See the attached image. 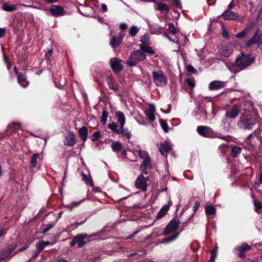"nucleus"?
Wrapping results in <instances>:
<instances>
[{"mask_svg":"<svg viewBox=\"0 0 262 262\" xmlns=\"http://www.w3.org/2000/svg\"><path fill=\"white\" fill-rule=\"evenodd\" d=\"M262 43V32L257 31L254 35L246 43V47L257 48Z\"/></svg>","mask_w":262,"mask_h":262,"instance_id":"5","label":"nucleus"},{"mask_svg":"<svg viewBox=\"0 0 262 262\" xmlns=\"http://www.w3.org/2000/svg\"><path fill=\"white\" fill-rule=\"evenodd\" d=\"M155 106L153 104H149L148 108L145 110V113L146 116L149 121H154L155 120Z\"/></svg>","mask_w":262,"mask_h":262,"instance_id":"17","label":"nucleus"},{"mask_svg":"<svg viewBox=\"0 0 262 262\" xmlns=\"http://www.w3.org/2000/svg\"><path fill=\"white\" fill-rule=\"evenodd\" d=\"M108 127L114 133L118 134L119 130V128H118V125L115 122H112L108 125Z\"/></svg>","mask_w":262,"mask_h":262,"instance_id":"37","label":"nucleus"},{"mask_svg":"<svg viewBox=\"0 0 262 262\" xmlns=\"http://www.w3.org/2000/svg\"><path fill=\"white\" fill-rule=\"evenodd\" d=\"M179 225V222L177 220H172L167 226L164 231V234L166 235L172 233L177 230Z\"/></svg>","mask_w":262,"mask_h":262,"instance_id":"11","label":"nucleus"},{"mask_svg":"<svg viewBox=\"0 0 262 262\" xmlns=\"http://www.w3.org/2000/svg\"><path fill=\"white\" fill-rule=\"evenodd\" d=\"M79 136L80 137V138H81V139L83 141H86V140L87 139V137H88L87 128L84 126L81 127L79 130Z\"/></svg>","mask_w":262,"mask_h":262,"instance_id":"28","label":"nucleus"},{"mask_svg":"<svg viewBox=\"0 0 262 262\" xmlns=\"http://www.w3.org/2000/svg\"><path fill=\"white\" fill-rule=\"evenodd\" d=\"M234 47L232 45H228L220 49V54L225 57H228L233 54Z\"/></svg>","mask_w":262,"mask_h":262,"instance_id":"13","label":"nucleus"},{"mask_svg":"<svg viewBox=\"0 0 262 262\" xmlns=\"http://www.w3.org/2000/svg\"><path fill=\"white\" fill-rule=\"evenodd\" d=\"M147 177L145 178L142 174L140 175L137 179L135 186L138 189H141L145 191L147 189Z\"/></svg>","mask_w":262,"mask_h":262,"instance_id":"7","label":"nucleus"},{"mask_svg":"<svg viewBox=\"0 0 262 262\" xmlns=\"http://www.w3.org/2000/svg\"><path fill=\"white\" fill-rule=\"evenodd\" d=\"M255 123V122L251 118H246L244 116H242L241 120L239 122V125L241 127H242L244 129H250L252 128V126L254 125Z\"/></svg>","mask_w":262,"mask_h":262,"instance_id":"8","label":"nucleus"},{"mask_svg":"<svg viewBox=\"0 0 262 262\" xmlns=\"http://www.w3.org/2000/svg\"><path fill=\"white\" fill-rule=\"evenodd\" d=\"M86 234H79L74 237L73 240L71 243V245L73 246L76 244L78 245V247H81L85 244L84 239L86 238Z\"/></svg>","mask_w":262,"mask_h":262,"instance_id":"12","label":"nucleus"},{"mask_svg":"<svg viewBox=\"0 0 262 262\" xmlns=\"http://www.w3.org/2000/svg\"><path fill=\"white\" fill-rule=\"evenodd\" d=\"M100 137V134L98 132H94L93 134L92 137V140L93 141H97Z\"/></svg>","mask_w":262,"mask_h":262,"instance_id":"47","label":"nucleus"},{"mask_svg":"<svg viewBox=\"0 0 262 262\" xmlns=\"http://www.w3.org/2000/svg\"><path fill=\"white\" fill-rule=\"evenodd\" d=\"M155 3L157 4V6H156V9L160 11H168V7L166 4L161 3H157V2Z\"/></svg>","mask_w":262,"mask_h":262,"instance_id":"34","label":"nucleus"},{"mask_svg":"<svg viewBox=\"0 0 262 262\" xmlns=\"http://www.w3.org/2000/svg\"><path fill=\"white\" fill-rule=\"evenodd\" d=\"M168 30L170 32H172L173 34H176L177 33V30H176V29L175 28V27L173 26V25L172 24L169 23L168 24Z\"/></svg>","mask_w":262,"mask_h":262,"instance_id":"50","label":"nucleus"},{"mask_svg":"<svg viewBox=\"0 0 262 262\" xmlns=\"http://www.w3.org/2000/svg\"><path fill=\"white\" fill-rule=\"evenodd\" d=\"M136 152L138 154V156L139 157L143 159H146L148 158H150L149 155H148L147 152L144 150H136Z\"/></svg>","mask_w":262,"mask_h":262,"instance_id":"36","label":"nucleus"},{"mask_svg":"<svg viewBox=\"0 0 262 262\" xmlns=\"http://www.w3.org/2000/svg\"><path fill=\"white\" fill-rule=\"evenodd\" d=\"M51 243L50 242L47 241L45 242L43 241H40L38 243H36V247L38 251V252L41 251L44 248L50 245Z\"/></svg>","mask_w":262,"mask_h":262,"instance_id":"29","label":"nucleus"},{"mask_svg":"<svg viewBox=\"0 0 262 262\" xmlns=\"http://www.w3.org/2000/svg\"><path fill=\"white\" fill-rule=\"evenodd\" d=\"M146 59V55L141 50H138L133 52L128 60L127 61V64L129 66H135L140 61L144 60Z\"/></svg>","mask_w":262,"mask_h":262,"instance_id":"1","label":"nucleus"},{"mask_svg":"<svg viewBox=\"0 0 262 262\" xmlns=\"http://www.w3.org/2000/svg\"><path fill=\"white\" fill-rule=\"evenodd\" d=\"M101 9L102 12H106L107 10V6L104 4H102L101 5Z\"/></svg>","mask_w":262,"mask_h":262,"instance_id":"58","label":"nucleus"},{"mask_svg":"<svg viewBox=\"0 0 262 262\" xmlns=\"http://www.w3.org/2000/svg\"><path fill=\"white\" fill-rule=\"evenodd\" d=\"M187 70H188V71L191 72L192 73L195 72L196 71L195 69L191 66H188L187 67Z\"/></svg>","mask_w":262,"mask_h":262,"instance_id":"55","label":"nucleus"},{"mask_svg":"<svg viewBox=\"0 0 262 262\" xmlns=\"http://www.w3.org/2000/svg\"><path fill=\"white\" fill-rule=\"evenodd\" d=\"M241 111H244V113H242V116H244L245 117V115H246V112H247V111L249 112V110H247V109H246V108H242L241 107Z\"/></svg>","mask_w":262,"mask_h":262,"instance_id":"61","label":"nucleus"},{"mask_svg":"<svg viewBox=\"0 0 262 262\" xmlns=\"http://www.w3.org/2000/svg\"><path fill=\"white\" fill-rule=\"evenodd\" d=\"M197 132L199 135L207 138H219L224 139L220 134L214 133L212 129L208 126H199L197 127Z\"/></svg>","mask_w":262,"mask_h":262,"instance_id":"3","label":"nucleus"},{"mask_svg":"<svg viewBox=\"0 0 262 262\" xmlns=\"http://www.w3.org/2000/svg\"><path fill=\"white\" fill-rule=\"evenodd\" d=\"M172 4L178 8H182V5L180 0H171Z\"/></svg>","mask_w":262,"mask_h":262,"instance_id":"49","label":"nucleus"},{"mask_svg":"<svg viewBox=\"0 0 262 262\" xmlns=\"http://www.w3.org/2000/svg\"><path fill=\"white\" fill-rule=\"evenodd\" d=\"M187 84L191 88H193L195 85L194 80L193 78H187L186 79Z\"/></svg>","mask_w":262,"mask_h":262,"instance_id":"48","label":"nucleus"},{"mask_svg":"<svg viewBox=\"0 0 262 262\" xmlns=\"http://www.w3.org/2000/svg\"><path fill=\"white\" fill-rule=\"evenodd\" d=\"M257 132H257L256 130H255L254 132V133H253L251 134L250 135H249L248 136V139L249 140H250V139L253 137V135H255Z\"/></svg>","mask_w":262,"mask_h":262,"instance_id":"62","label":"nucleus"},{"mask_svg":"<svg viewBox=\"0 0 262 262\" xmlns=\"http://www.w3.org/2000/svg\"><path fill=\"white\" fill-rule=\"evenodd\" d=\"M199 206H200V203L199 202H198V201L196 202L195 203L193 207V210H194V211H195L198 209V208H199Z\"/></svg>","mask_w":262,"mask_h":262,"instance_id":"56","label":"nucleus"},{"mask_svg":"<svg viewBox=\"0 0 262 262\" xmlns=\"http://www.w3.org/2000/svg\"><path fill=\"white\" fill-rule=\"evenodd\" d=\"M216 256V251L215 250H213L211 252V255L210 257V261L213 262L215 257Z\"/></svg>","mask_w":262,"mask_h":262,"instance_id":"51","label":"nucleus"},{"mask_svg":"<svg viewBox=\"0 0 262 262\" xmlns=\"http://www.w3.org/2000/svg\"><path fill=\"white\" fill-rule=\"evenodd\" d=\"M140 50L144 53L146 52L151 55H153L155 53L150 47L143 45H140Z\"/></svg>","mask_w":262,"mask_h":262,"instance_id":"31","label":"nucleus"},{"mask_svg":"<svg viewBox=\"0 0 262 262\" xmlns=\"http://www.w3.org/2000/svg\"><path fill=\"white\" fill-rule=\"evenodd\" d=\"M82 202V201H79V202H73L72 203H71V205L73 206V207H76V206H78L81 202Z\"/></svg>","mask_w":262,"mask_h":262,"instance_id":"57","label":"nucleus"},{"mask_svg":"<svg viewBox=\"0 0 262 262\" xmlns=\"http://www.w3.org/2000/svg\"><path fill=\"white\" fill-rule=\"evenodd\" d=\"M252 30L251 26L247 27L242 32L238 33L236 34V37L237 38H243L244 37L247 36L250 33V32Z\"/></svg>","mask_w":262,"mask_h":262,"instance_id":"27","label":"nucleus"},{"mask_svg":"<svg viewBox=\"0 0 262 262\" xmlns=\"http://www.w3.org/2000/svg\"><path fill=\"white\" fill-rule=\"evenodd\" d=\"M107 116V113L106 111H103L101 116V122L103 125L105 124L106 122Z\"/></svg>","mask_w":262,"mask_h":262,"instance_id":"45","label":"nucleus"},{"mask_svg":"<svg viewBox=\"0 0 262 262\" xmlns=\"http://www.w3.org/2000/svg\"><path fill=\"white\" fill-rule=\"evenodd\" d=\"M107 83H108V86L109 88L112 89V90H113L115 92H116L117 91V89H116L114 85H113V84L112 83V82L111 81V80H107Z\"/></svg>","mask_w":262,"mask_h":262,"instance_id":"53","label":"nucleus"},{"mask_svg":"<svg viewBox=\"0 0 262 262\" xmlns=\"http://www.w3.org/2000/svg\"><path fill=\"white\" fill-rule=\"evenodd\" d=\"M159 122H160V125L161 126V127L162 128V129H163V130L165 132V133H167L169 130V127L167 124V123L166 122H165L163 119H159Z\"/></svg>","mask_w":262,"mask_h":262,"instance_id":"39","label":"nucleus"},{"mask_svg":"<svg viewBox=\"0 0 262 262\" xmlns=\"http://www.w3.org/2000/svg\"><path fill=\"white\" fill-rule=\"evenodd\" d=\"M50 13L54 17L62 16L64 14L63 8L58 5H52L50 8Z\"/></svg>","mask_w":262,"mask_h":262,"instance_id":"10","label":"nucleus"},{"mask_svg":"<svg viewBox=\"0 0 262 262\" xmlns=\"http://www.w3.org/2000/svg\"><path fill=\"white\" fill-rule=\"evenodd\" d=\"M169 207L167 206L163 207L157 215V219H160L164 216L167 212Z\"/></svg>","mask_w":262,"mask_h":262,"instance_id":"32","label":"nucleus"},{"mask_svg":"<svg viewBox=\"0 0 262 262\" xmlns=\"http://www.w3.org/2000/svg\"><path fill=\"white\" fill-rule=\"evenodd\" d=\"M13 249L14 248H13L12 249H11L10 251H4L2 253H1V254H0V261H2V260H4L6 258H7L9 256V255L11 254V253L12 252V251L13 250Z\"/></svg>","mask_w":262,"mask_h":262,"instance_id":"40","label":"nucleus"},{"mask_svg":"<svg viewBox=\"0 0 262 262\" xmlns=\"http://www.w3.org/2000/svg\"><path fill=\"white\" fill-rule=\"evenodd\" d=\"M124 37V34L120 33L118 36H113L110 41L111 45L113 48L118 47Z\"/></svg>","mask_w":262,"mask_h":262,"instance_id":"19","label":"nucleus"},{"mask_svg":"<svg viewBox=\"0 0 262 262\" xmlns=\"http://www.w3.org/2000/svg\"><path fill=\"white\" fill-rule=\"evenodd\" d=\"M111 146H112V148L113 151H117L121 150V147H122V145L119 142H114L112 144Z\"/></svg>","mask_w":262,"mask_h":262,"instance_id":"38","label":"nucleus"},{"mask_svg":"<svg viewBox=\"0 0 262 262\" xmlns=\"http://www.w3.org/2000/svg\"><path fill=\"white\" fill-rule=\"evenodd\" d=\"M38 156L39 154H34L32 156L30 163L31 168L32 169L36 167L37 164V158L38 157Z\"/></svg>","mask_w":262,"mask_h":262,"instance_id":"33","label":"nucleus"},{"mask_svg":"<svg viewBox=\"0 0 262 262\" xmlns=\"http://www.w3.org/2000/svg\"><path fill=\"white\" fill-rule=\"evenodd\" d=\"M205 212L207 215H212L214 214L216 210L215 208L212 206V205H209L206 206L205 208Z\"/></svg>","mask_w":262,"mask_h":262,"instance_id":"35","label":"nucleus"},{"mask_svg":"<svg viewBox=\"0 0 262 262\" xmlns=\"http://www.w3.org/2000/svg\"><path fill=\"white\" fill-rule=\"evenodd\" d=\"M2 9L5 11L13 12L17 10V7L15 5H10L7 3H4L2 4Z\"/></svg>","mask_w":262,"mask_h":262,"instance_id":"25","label":"nucleus"},{"mask_svg":"<svg viewBox=\"0 0 262 262\" xmlns=\"http://www.w3.org/2000/svg\"><path fill=\"white\" fill-rule=\"evenodd\" d=\"M225 85V82L221 81H214L210 83L209 88L211 90H216L224 88Z\"/></svg>","mask_w":262,"mask_h":262,"instance_id":"20","label":"nucleus"},{"mask_svg":"<svg viewBox=\"0 0 262 262\" xmlns=\"http://www.w3.org/2000/svg\"><path fill=\"white\" fill-rule=\"evenodd\" d=\"M221 16L225 20H236L238 19V14L230 10L225 11Z\"/></svg>","mask_w":262,"mask_h":262,"instance_id":"16","label":"nucleus"},{"mask_svg":"<svg viewBox=\"0 0 262 262\" xmlns=\"http://www.w3.org/2000/svg\"><path fill=\"white\" fill-rule=\"evenodd\" d=\"M229 70L230 71H232V72H238V71H235L233 69L234 68V66H231L230 67L228 68Z\"/></svg>","mask_w":262,"mask_h":262,"instance_id":"63","label":"nucleus"},{"mask_svg":"<svg viewBox=\"0 0 262 262\" xmlns=\"http://www.w3.org/2000/svg\"><path fill=\"white\" fill-rule=\"evenodd\" d=\"M20 125L18 123H12L8 126V128L10 130H15L16 129L19 128Z\"/></svg>","mask_w":262,"mask_h":262,"instance_id":"46","label":"nucleus"},{"mask_svg":"<svg viewBox=\"0 0 262 262\" xmlns=\"http://www.w3.org/2000/svg\"><path fill=\"white\" fill-rule=\"evenodd\" d=\"M179 234H176L172 236L165 238L163 242V243H167L174 241L178 236Z\"/></svg>","mask_w":262,"mask_h":262,"instance_id":"43","label":"nucleus"},{"mask_svg":"<svg viewBox=\"0 0 262 262\" xmlns=\"http://www.w3.org/2000/svg\"><path fill=\"white\" fill-rule=\"evenodd\" d=\"M122 61L117 58H114L111 59L110 63L111 68L115 72H119L122 69Z\"/></svg>","mask_w":262,"mask_h":262,"instance_id":"14","label":"nucleus"},{"mask_svg":"<svg viewBox=\"0 0 262 262\" xmlns=\"http://www.w3.org/2000/svg\"><path fill=\"white\" fill-rule=\"evenodd\" d=\"M151 161L150 158H148L146 159H144L143 162H142L140 170L142 172L145 173V174H147V169L148 168H151Z\"/></svg>","mask_w":262,"mask_h":262,"instance_id":"23","label":"nucleus"},{"mask_svg":"<svg viewBox=\"0 0 262 262\" xmlns=\"http://www.w3.org/2000/svg\"><path fill=\"white\" fill-rule=\"evenodd\" d=\"M140 41L142 43H146L147 41V37L145 35L142 36L140 39Z\"/></svg>","mask_w":262,"mask_h":262,"instance_id":"60","label":"nucleus"},{"mask_svg":"<svg viewBox=\"0 0 262 262\" xmlns=\"http://www.w3.org/2000/svg\"><path fill=\"white\" fill-rule=\"evenodd\" d=\"M15 72L17 74V79H18V83L23 87H24V88L27 87L29 84V82L27 80L26 76L23 74L18 73L17 72V70H16V68H15Z\"/></svg>","mask_w":262,"mask_h":262,"instance_id":"21","label":"nucleus"},{"mask_svg":"<svg viewBox=\"0 0 262 262\" xmlns=\"http://www.w3.org/2000/svg\"><path fill=\"white\" fill-rule=\"evenodd\" d=\"M241 151V148L238 147H233L232 148L231 155L233 157H235L240 154Z\"/></svg>","mask_w":262,"mask_h":262,"instance_id":"41","label":"nucleus"},{"mask_svg":"<svg viewBox=\"0 0 262 262\" xmlns=\"http://www.w3.org/2000/svg\"><path fill=\"white\" fill-rule=\"evenodd\" d=\"M262 43V32L257 31L254 35L246 43V47L257 48Z\"/></svg>","mask_w":262,"mask_h":262,"instance_id":"6","label":"nucleus"},{"mask_svg":"<svg viewBox=\"0 0 262 262\" xmlns=\"http://www.w3.org/2000/svg\"><path fill=\"white\" fill-rule=\"evenodd\" d=\"M119 28L121 30L124 31V30H125L127 28V26L126 24L125 23H121L120 25V26H119Z\"/></svg>","mask_w":262,"mask_h":262,"instance_id":"54","label":"nucleus"},{"mask_svg":"<svg viewBox=\"0 0 262 262\" xmlns=\"http://www.w3.org/2000/svg\"><path fill=\"white\" fill-rule=\"evenodd\" d=\"M139 32V29L136 26H132L129 29V34L132 36H135Z\"/></svg>","mask_w":262,"mask_h":262,"instance_id":"44","label":"nucleus"},{"mask_svg":"<svg viewBox=\"0 0 262 262\" xmlns=\"http://www.w3.org/2000/svg\"><path fill=\"white\" fill-rule=\"evenodd\" d=\"M251 247L246 243H242L241 245L237 246L235 249L237 255L241 258L245 256V252L249 250Z\"/></svg>","mask_w":262,"mask_h":262,"instance_id":"9","label":"nucleus"},{"mask_svg":"<svg viewBox=\"0 0 262 262\" xmlns=\"http://www.w3.org/2000/svg\"><path fill=\"white\" fill-rule=\"evenodd\" d=\"M241 111V106L239 105H234L231 110L227 112L226 116L228 118H235L238 115Z\"/></svg>","mask_w":262,"mask_h":262,"instance_id":"18","label":"nucleus"},{"mask_svg":"<svg viewBox=\"0 0 262 262\" xmlns=\"http://www.w3.org/2000/svg\"><path fill=\"white\" fill-rule=\"evenodd\" d=\"M76 138L74 134L71 132L65 136L64 144L69 146H72L76 143Z\"/></svg>","mask_w":262,"mask_h":262,"instance_id":"15","label":"nucleus"},{"mask_svg":"<svg viewBox=\"0 0 262 262\" xmlns=\"http://www.w3.org/2000/svg\"><path fill=\"white\" fill-rule=\"evenodd\" d=\"M115 116L117 118V121L120 124V126L124 127L126 122L124 114L122 112L117 111L115 113Z\"/></svg>","mask_w":262,"mask_h":262,"instance_id":"22","label":"nucleus"},{"mask_svg":"<svg viewBox=\"0 0 262 262\" xmlns=\"http://www.w3.org/2000/svg\"><path fill=\"white\" fill-rule=\"evenodd\" d=\"M160 152L166 157V154L171 149V146L167 143H161L158 146Z\"/></svg>","mask_w":262,"mask_h":262,"instance_id":"24","label":"nucleus"},{"mask_svg":"<svg viewBox=\"0 0 262 262\" xmlns=\"http://www.w3.org/2000/svg\"><path fill=\"white\" fill-rule=\"evenodd\" d=\"M6 30L4 28H0V37H2L5 33Z\"/></svg>","mask_w":262,"mask_h":262,"instance_id":"59","label":"nucleus"},{"mask_svg":"<svg viewBox=\"0 0 262 262\" xmlns=\"http://www.w3.org/2000/svg\"><path fill=\"white\" fill-rule=\"evenodd\" d=\"M81 175L82 179L86 184L89 185L92 187L93 186V180L90 172L88 174L82 173Z\"/></svg>","mask_w":262,"mask_h":262,"instance_id":"26","label":"nucleus"},{"mask_svg":"<svg viewBox=\"0 0 262 262\" xmlns=\"http://www.w3.org/2000/svg\"><path fill=\"white\" fill-rule=\"evenodd\" d=\"M154 81L157 86L163 87L166 85L167 79L162 71L152 72Z\"/></svg>","mask_w":262,"mask_h":262,"instance_id":"4","label":"nucleus"},{"mask_svg":"<svg viewBox=\"0 0 262 262\" xmlns=\"http://www.w3.org/2000/svg\"><path fill=\"white\" fill-rule=\"evenodd\" d=\"M254 206L256 212L258 213H261V209H262V203L260 202L254 201Z\"/></svg>","mask_w":262,"mask_h":262,"instance_id":"42","label":"nucleus"},{"mask_svg":"<svg viewBox=\"0 0 262 262\" xmlns=\"http://www.w3.org/2000/svg\"><path fill=\"white\" fill-rule=\"evenodd\" d=\"M262 183V172L260 174L258 184Z\"/></svg>","mask_w":262,"mask_h":262,"instance_id":"64","label":"nucleus"},{"mask_svg":"<svg viewBox=\"0 0 262 262\" xmlns=\"http://www.w3.org/2000/svg\"><path fill=\"white\" fill-rule=\"evenodd\" d=\"M53 51L52 50H50L48 51V52L46 54L45 57L47 59L50 60L51 57L52 56Z\"/></svg>","mask_w":262,"mask_h":262,"instance_id":"52","label":"nucleus"},{"mask_svg":"<svg viewBox=\"0 0 262 262\" xmlns=\"http://www.w3.org/2000/svg\"><path fill=\"white\" fill-rule=\"evenodd\" d=\"M118 134H121L122 136L126 137L127 139H129L131 137V134L129 132L124 128V127H119V130Z\"/></svg>","mask_w":262,"mask_h":262,"instance_id":"30","label":"nucleus"},{"mask_svg":"<svg viewBox=\"0 0 262 262\" xmlns=\"http://www.w3.org/2000/svg\"><path fill=\"white\" fill-rule=\"evenodd\" d=\"M254 61V58L249 54H242L236 60V65L241 69H244L250 66Z\"/></svg>","mask_w":262,"mask_h":262,"instance_id":"2","label":"nucleus"}]
</instances>
